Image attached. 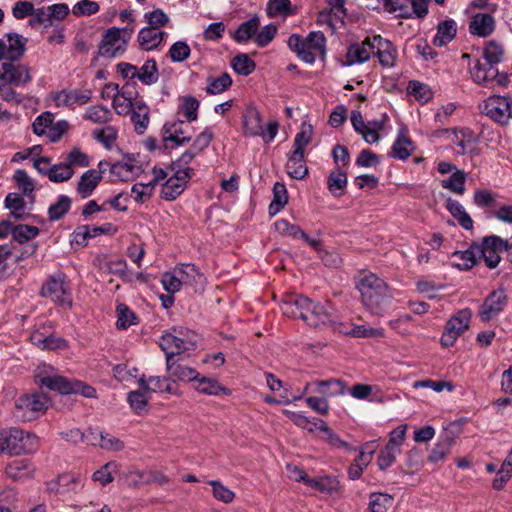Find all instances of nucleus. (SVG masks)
<instances>
[{"instance_id": "f257e3e1", "label": "nucleus", "mask_w": 512, "mask_h": 512, "mask_svg": "<svg viewBox=\"0 0 512 512\" xmlns=\"http://www.w3.org/2000/svg\"><path fill=\"white\" fill-rule=\"evenodd\" d=\"M356 288L360 293L361 303L374 315H383L392 302L393 296L389 286L373 273L359 276Z\"/></svg>"}, {"instance_id": "f03ea898", "label": "nucleus", "mask_w": 512, "mask_h": 512, "mask_svg": "<svg viewBox=\"0 0 512 512\" xmlns=\"http://www.w3.org/2000/svg\"><path fill=\"white\" fill-rule=\"evenodd\" d=\"M281 310L284 315L299 318L314 328L332 322V315L323 304L303 295L290 296L283 300Z\"/></svg>"}, {"instance_id": "7ed1b4c3", "label": "nucleus", "mask_w": 512, "mask_h": 512, "mask_svg": "<svg viewBox=\"0 0 512 512\" xmlns=\"http://www.w3.org/2000/svg\"><path fill=\"white\" fill-rule=\"evenodd\" d=\"M287 44L302 61L308 64L314 63L317 57L324 59L326 55V37L321 31H312L306 38L299 34H292Z\"/></svg>"}, {"instance_id": "20e7f679", "label": "nucleus", "mask_w": 512, "mask_h": 512, "mask_svg": "<svg viewBox=\"0 0 512 512\" xmlns=\"http://www.w3.org/2000/svg\"><path fill=\"white\" fill-rule=\"evenodd\" d=\"M36 383L48 388L49 390L57 391L61 394H80L86 398L96 397V390L77 379H69L57 374H48L46 370H40L35 374Z\"/></svg>"}, {"instance_id": "39448f33", "label": "nucleus", "mask_w": 512, "mask_h": 512, "mask_svg": "<svg viewBox=\"0 0 512 512\" xmlns=\"http://www.w3.org/2000/svg\"><path fill=\"white\" fill-rule=\"evenodd\" d=\"M38 438L17 427L0 430V451L19 455L31 453L37 449Z\"/></svg>"}, {"instance_id": "423d86ee", "label": "nucleus", "mask_w": 512, "mask_h": 512, "mask_svg": "<svg viewBox=\"0 0 512 512\" xmlns=\"http://www.w3.org/2000/svg\"><path fill=\"white\" fill-rule=\"evenodd\" d=\"M49 407V398L43 393H31L20 396L15 401V416L22 421L36 419Z\"/></svg>"}, {"instance_id": "0eeeda50", "label": "nucleus", "mask_w": 512, "mask_h": 512, "mask_svg": "<svg viewBox=\"0 0 512 512\" xmlns=\"http://www.w3.org/2000/svg\"><path fill=\"white\" fill-rule=\"evenodd\" d=\"M40 294L42 297L49 298L62 307L72 306V296L70 288L65 280V275L57 273L49 277L42 285Z\"/></svg>"}, {"instance_id": "6e6552de", "label": "nucleus", "mask_w": 512, "mask_h": 512, "mask_svg": "<svg viewBox=\"0 0 512 512\" xmlns=\"http://www.w3.org/2000/svg\"><path fill=\"white\" fill-rule=\"evenodd\" d=\"M471 317L472 311L469 308L461 309L451 316L440 339L442 346H453L458 337L468 330Z\"/></svg>"}, {"instance_id": "1a4fd4ad", "label": "nucleus", "mask_w": 512, "mask_h": 512, "mask_svg": "<svg viewBox=\"0 0 512 512\" xmlns=\"http://www.w3.org/2000/svg\"><path fill=\"white\" fill-rule=\"evenodd\" d=\"M512 100L505 96L492 95L482 107L483 113L496 123L507 124L512 117Z\"/></svg>"}, {"instance_id": "9d476101", "label": "nucleus", "mask_w": 512, "mask_h": 512, "mask_svg": "<svg viewBox=\"0 0 512 512\" xmlns=\"http://www.w3.org/2000/svg\"><path fill=\"white\" fill-rule=\"evenodd\" d=\"M508 296L504 288L493 290L485 298L479 308L478 315L483 322H488L497 317L505 308Z\"/></svg>"}, {"instance_id": "9b49d317", "label": "nucleus", "mask_w": 512, "mask_h": 512, "mask_svg": "<svg viewBox=\"0 0 512 512\" xmlns=\"http://www.w3.org/2000/svg\"><path fill=\"white\" fill-rule=\"evenodd\" d=\"M159 345L166 355V360L168 358L174 360L175 355L193 349V343L190 338H181L173 331L164 334Z\"/></svg>"}, {"instance_id": "f8f14e48", "label": "nucleus", "mask_w": 512, "mask_h": 512, "mask_svg": "<svg viewBox=\"0 0 512 512\" xmlns=\"http://www.w3.org/2000/svg\"><path fill=\"white\" fill-rule=\"evenodd\" d=\"M374 55L379 59V63L384 67H392L395 64L397 51L392 42L382 38L380 35L374 36Z\"/></svg>"}, {"instance_id": "ddd939ff", "label": "nucleus", "mask_w": 512, "mask_h": 512, "mask_svg": "<svg viewBox=\"0 0 512 512\" xmlns=\"http://www.w3.org/2000/svg\"><path fill=\"white\" fill-rule=\"evenodd\" d=\"M92 91L89 89L86 90H62L58 92L54 101L56 105L59 106H72L74 104L84 105L91 100Z\"/></svg>"}, {"instance_id": "4468645a", "label": "nucleus", "mask_w": 512, "mask_h": 512, "mask_svg": "<svg viewBox=\"0 0 512 512\" xmlns=\"http://www.w3.org/2000/svg\"><path fill=\"white\" fill-rule=\"evenodd\" d=\"M374 36L366 38L361 44H353L348 48L346 60L349 65L363 63L374 53Z\"/></svg>"}, {"instance_id": "2eb2a0df", "label": "nucleus", "mask_w": 512, "mask_h": 512, "mask_svg": "<svg viewBox=\"0 0 512 512\" xmlns=\"http://www.w3.org/2000/svg\"><path fill=\"white\" fill-rule=\"evenodd\" d=\"M495 29V20L492 15L478 13L473 16L469 24L471 34L479 37H488Z\"/></svg>"}, {"instance_id": "dca6fc26", "label": "nucleus", "mask_w": 512, "mask_h": 512, "mask_svg": "<svg viewBox=\"0 0 512 512\" xmlns=\"http://www.w3.org/2000/svg\"><path fill=\"white\" fill-rule=\"evenodd\" d=\"M102 180V172L96 169L85 171L77 184V193L82 199L92 195L100 181Z\"/></svg>"}, {"instance_id": "f3484780", "label": "nucleus", "mask_w": 512, "mask_h": 512, "mask_svg": "<svg viewBox=\"0 0 512 512\" xmlns=\"http://www.w3.org/2000/svg\"><path fill=\"white\" fill-rule=\"evenodd\" d=\"M167 37V33L150 27L142 28L138 33L139 46L146 51L156 49Z\"/></svg>"}, {"instance_id": "a211bd4d", "label": "nucleus", "mask_w": 512, "mask_h": 512, "mask_svg": "<svg viewBox=\"0 0 512 512\" xmlns=\"http://www.w3.org/2000/svg\"><path fill=\"white\" fill-rule=\"evenodd\" d=\"M242 123L245 136L255 137L263 135L261 116L256 108L249 107L246 109L242 117Z\"/></svg>"}, {"instance_id": "6ab92c4d", "label": "nucleus", "mask_w": 512, "mask_h": 512, "mask_svg": "<svg viewBox=\"0 0 512 512\" xmlns=\"http://www.w3.org/2000/svg\"><path fill=\"white\" fill-rule=\"evenodd\" d=\"M2 69L3 79L16 86L24 85L31 80L28 68L23 65L3 63Z\"/></svg>"}, {"instance_id": "aec40b11", "label": "nucleus", "mask_w": 512, "mask_h": 512, "mask_svg": "<svg viewBox=\"0 0 512 512\" xmlns=\"http://www.w3.org/2000/svg\"><path fill=\"white\" fill-rule=\"evenodd\" d=\"M166 368L169 373V379L172 381H194L199 376V373L188 366L176 363L175 360L170 358L166 361Z\"/></svg>"}, {"instance_id": "412c9836", "label": "nucleus", "mask_w": 512, "mask_h": 512, "mask_svg": "<svg viewBox=\"0 0 512 512\" xmlns=\"http://www.w3.org/2000/svg\"><path fill=\"white\" fill-rule=\"evenodd\" d=\"M286 171L293 179H304L308 174V168L304 161V153L293 151L286 163Z\"/></svg>"}, {"instance_id": "4be33fe9", "label": "nucleus", "mask_w": 512, "mask_h": 512, "mask_svg": "<svg viewBox=\"0 0 512 512\" xmlns=\"http://www.w3.org/2000/svg\"><path fill=\"white\" fill-rule=\"evenodd\" d=\"M131 112V121L138 134L144 133L149 124V108L142 100L136 101Z\"/></svg>"}, {"instance_id": "5701e85b", "label": "nucleus", "mask_w": 512, "mask_h": 512, "mask_svg": "<svg viewBox=\"0 0 512 512\" xmlns=\"http://www.w3.org/2000/svg\"><path fill=\"white\" fill-rule=\"evenodd\" d=\"M453 443L454 437L449 432L441 434L438 442L435 444L428 456V461L431 463H437L443 460L446 455L450 453Z\"/></svg>"}, {"instance_id": "b1692460", "label": "nucleus", "mask_w": 512, "mask_h": 512, "mask_svg": "<svg viewBox=\"0 0 512 512\" xmlns=\"http://www.w3.org/2000/svg\"><path fill=\"white\" fill-rule=\"evenodd\" d=\"M111 228V224H106L103 226H90V225H82L79 226L74 231V241L81 246H86L88 240L94 238L98 235L107 233Z\"/></svg>"}, {"instance_id": "393cba45", "label": "nucleus", "mask_w": 512, "mask_h": 512, "mask_svg": "<svg viewBox=\"0 0 512 512\" xmlns=\"http://www.w3.org/2000/svg\"><path fill=\"white\" fill-rule=\"evenodd\" d=\"M457 27L454 20H445L438 24L437 33L433 38V44L442 47L450 43L456 36Z\"/></svg>"}, {"instance_id": "a878e982", "label": "nucleus", "mask_w": 512, "mask_h": 512, "mask_svg": "<svg viewBox=\"0 0 512 512\" xmlns=\"http://www.w3.org/2000/svg\"><path fill=\"white\" fill-rule=\"evenodd\" d=\"M473 80L482 86L488 87L493 83V77L497 75V68L488 66V64L477 61L471 69Z\"/></svg>"}, {"instance_id": "bb28decb", "label": "nucleus", "mask_w": 512, "mask_h": 512, "mask_svg": "<svg viewBox=\"0 0 512 512\" xmlns=\"http://www.w3.org/2000/svg\"><path fill=\"white\" fill-rule=\"evenodd\" d=\"M260 26V19L257 15L241 23L233 32L232 37L238 43L247 42L256 34Z\"/></svg>"}, {"instance_id": "cd10ccee", "label": "nucleus", "mask_w": 512, "mask_h": 512, "mask_svg": "<svg viewBox=\"0 0 512 512\" xmlns=\"http://www.w3.org/2000/svg\"><path fill=\"white\" fill-rule=\"evenodd\" d=\"M313 391L324 397L339 395L345 392V384L340 379L318 380L314 382Z\"/></svg>"}, {"instance_id": "c85d7f7f", "label": "nucleus", "mask_w": 512, "mask_h": 512, "mask_svg": "<svg viewBox=\"0 0 512 512\" xmlns=\"http://www.w3.org/2000/svg\"><path fill=\"white\" fill-rule=\"evenodd\" d=\"M233 80L229 73L224 72L221 75L207 78L206 93L209 95H218L228 90L232 86Z\"/></svg>"}, {"instance_id": "c756f323", "label": "nucleus", "mask_w": 512, "mask_h": 512, "mask_svg": "<svg viewBox=\"0 0 512 512\" xmlns=\"http://www.w3.org/2000/svg\"><path fill=\"white\" fill-rule=\"evenodd\" d=\"M446 208L457 219L459 224L466 230L473 228V220L465 211L464 207L457 200L448 198L446 201Z\"/></svg>"}, {"instance_id": "7c9ffc66", "label": "nucleus", "mask_w": 512, "mask_h": 512, "mask_svg": "<svg viewBox=\"0 0 512 512\" xmlns=\"http://www.w3.org/2000/svg\"><path fill=\"white\" fill-rule=\"evenodd\" d=\"M196 382L195 389L203 394L207 395H220L229 394V390L224 386L220 385L215 379L208 377H197L194 380Z\"/></svg>"}, {"instance_id": "2f4dec72", "label": "nucleus", "mask_w": 512, "mask_h": 512, "mask_svg": "<svg viewBox=\"0 0 512 512\" xmlns=\"http://www.w3.org/2000/svg\"><path fill=\"white\" fill-rule=\"evenodd\" d=\"M306 485L319 492L332 494L338 490L339 482L335 477L320 476L315 478L309 477Z\"/></svg>"}, {"instance_id": "473e14b6", "label": "nucleus", "mask_w": 512, "mask_h": 512, "mask_svg": "<svg viewBox=\"0 0 512 512\" xmlns=\"http://www.w3.org/2000/svg\"><path fill=\"white\" fill-rule=\"evenodd\" d=\"M137 79L145 85L155 84L159 79L157 62L149 59L137 70Z\"/></svg>"}, {"instance_id": "72a5a7b5", "label": "nucleus", "mask_w": 512, "mask_h": 512, "mask_svg": "<svg viewBox=\"0 0 512 512\" xmlns=\"http://www.w3.org/2000/svg\"><path fill=\"white\" fill-rule=\"evenodd\" d=\"M266 12L269 17H287L296 13L290 0H269L266 6Z\"/></svg>"}, {"instance_id": "f704fd0d", "label": "nucleus", "mask_w": 512, "mask_h": 512, "mask_svg": "<svg viewBox=\"0 0 512 512\" xmlns=\"http://www.w3.org/2000/svg\"><path fill=\"white\" fill-rule=\"evenodd\" d=\"M288 195L284 184L276 182L273 187V200L269 205V214L276 215L287 204Z\"/></svg>"}, {"instance_id": "c9c22d12", "label": "nucleus", "mask_w": 512, "mask_h": 512, "mask_svg": "<svg viewBox=\"0 0 512 512\" xmlns=\"http://www.w3.org/2000/svg\"><path fill=\"white\" fill-rule=\"evenodd\" d=\"M26 40L18 34H8L7 60L13 62L20 59L25 52Z\"/></svg>"}, {"instance_id": "e433bc0d", "label": "nucleus", "mask_w": 512, "mask_h": 512, "mask_svg": "<svg viewBox=\"0 0 512 512\" xmlns=\"http://www.w3.org/2000/svg\"><path fill=\"white\" fill-rule=\"evenodd\" d=\"M6 474L14 480L23 479L32 475V469L28 461L16 459L10 462L6 467Z\"/></svg>"}, {"instance_id": "4c0bfd02", "label": "nucleus", "mask_w": 512, "mask_h": 512, "mask_svg": "<svg viewBox=\"0 0 512 512\" xmlns=\"http://www.w3.org/2000/svg\"><path fill=\"white\" fill-rule=\"evenodd\" d=\"M83 117L96 124H106L112 120V112L105 106L95 105L89 107Z\"/></svg>"}, {"instance_id": "58836bf2", "label": "nucleus", "mask_w": 512, "mask_h": 512, "mask_svg": "<svg viewBox=\"0 0 512 512\" xmlns=\"http://www.w3.org/2000/svg\"><path fill=\"white\" fill-rule=\"evenodd\" d=\"M71 199L66 195H60L56 203L48 209V218L50 221H57L63 218L71 208Z\"/></svg>"}, {"instance_id": "ea45409f", "label": "nucleus", "mask_w": 512, "mask_h": 512, "mask_svg": "<svg viewBox=\"0 0 512 512\" xmlns=\"http://www.w3.org/2000/svg\"><path fill=\"white\" fill-rule=\"evenodd\" d=\"M378 4L383 2L385 11L389 13H398V17L410 18V0H377Z\"/></svg>"}, {"instance_id": "a19ab883", "label": "nucleus", "mask_w": 512, "mask_h": 512, "mask_svg": "<svg viewBox=\"0 0 512 512\" xmlns=\"http://www.w3.org/2000/svg\"><path fill=\"white\" fill-rule=\"evenodd\" d=\"M393 503V497L381 492H373L369 496L370 512H387Z\"/></svg>"}, {"instance_id": "79ce46f5", "label": "nucleus", "mask_w": 512, "mask_h": 512, "mask_svg": "<svg viewBox=\"0 0 512 512\" xmlns=\"http://www.w3.org/2000/svg\"><path fill=\"white\" fill-rule=\"evenodd\" d=\"M476 246L477 245H472L466 251H455L452 256L454 258H458L460 262L455 263L454 265L461 270H468L472 268L476 264L478 257Z\"/></svg>"}, {"instance_id": "37998d69", "label": "nucleus", "mask_w": 512, "mask_h": 512, "mask_svg": "<svg viewBox=\"0 0 512 512\" xmlns=\"http://www.w3.org/2000/svg\"><path fill=\"white\" fill-rule=\"evenodd\" d=\"M484 59L488 66L495 67V65L499 64L504 55V49L502 45L498 44L495 41H489L483 51Z\"/></svg>"}, {"instance_id": "c03bdc74", "label": "nucleus", "mask_w": 512, "mask_h": 512, "mask_svg": "<svg viewBox=\"0 0 512 512\" xmlns=\"http://www.w3.org/2000/svg\"><path fill=\"white\" fill-rule=\"evenodd\" d=\"M140 171L141 166L124 161H118L111 167V173L117 175L122 180H128L132 175H137Z\"/></svg>"}, {"instance_id": "a18cd8bd", "label": "nucleus", "mask_w": 512, "mask_h": 512, "mask_svg": "<svg viewBox=\"0 0 512 512\" xmlns=\"http://www.w3.org/2000/svg\"><path fill=\"white\" fill-rule=\"evenodd\" d=\"M465 180V172L456 170L448 179L442 181V187L462 195L465 192Z\"/></svg>"}, {"instance_id": "49530a36", "label": "nucleus", "mask_w": 512, "mask_h": 512, "mask_svg": "<svg viewBox=\"0 0 512 512\" xmlns=\"http://www.w3.org/2000/svg\"><path fill=\"white\" fill-rule=\"evenodd\" d=\"M117 328L118 329H127L131 325L137 324V316L136 314L128 308L125 304L117 305Z\"/></svg>"}, {"instance_id": "de8ad7c7", "label": "nucleus", "mask_w": 512, "mask_h": 512, "mask_svg": "<svg viewBox=\"0 0 512 512\" xmlns=\"http://www.w3.org/2000/svg\"><path fill=\"white\" fill-rule=\"evenodd\" d=\"M234 71L240 75L248 76L255 69V62L247 54H239L231 61Z\"/></svg>"}, {"instance_id": "09e8293b", "label": "nucleus", "mask_w": 512, "mask_h": 512, "mask_svg": "<svg viewBox=\"0 0 512 512\" xmlns=\"http://www.w3.org/2000/svg\"><path fill=\"white\" fill-rule=\"evenodd\" d=\"M49 180L55 183L68 181L74 174L73 169L66 163H59L49 168Z\"/></svg>"}, {"instance_id": "8fccbe9b", "label": "nucleus", "mask_w": 512, "mask_h": 512, "mask_svg": "<svg viewBox=\"0 0 512 512\" xmlns=\"http://www.w3.org/2000/svg\"><path fill=\"white\" fill-rule=\"evenodd\" d=\"M39 234V229L35 226L19 224L12 229V236L20 244L35 238Z\"/></svg>"}, {"instance_id": "3c124183", "label": "nucleus", "mask_w": 512, "mask_h": 512, "mask_svg": "<svg viewBox=\"0 0 512 512\" xmlns=\"http://www.w3.org/2000/svg\"><path fill=\"white\" fill-rule=\"evenodd\" d=\"M93 137L103 144V146L107 149H111L114 142L117 139L118 131L113 126H105L102 129H97L93 131Z\"/></svg>"}, {"instance_id": "603ef678", "label": "nucleus", "mask_w": 512, "mask_h": 512, "mask_svg": "<svg viewBox=\"0 0 512 512\" xmlns=\"http://www.w3.org/2000/svg\"><path fill=\"white\" fill-rule=\"evenodd\" d=\"M179 274L182 283L193 284L198 283L202 279V274L194 264H182L175 269Z\"/></svg>"}, {"instance_id": "864d4df0", "label": "nucleus", "mask_w": 512, "mask_h": 512, "mask_svg": "<svg viewBox=\"0 0 512 512\" xmlns=\"http://www.w3.org/2000/svg\"><path fill=\"white\" fill-rule=\"evenodd\" d=\"M347 185V175L341 169L332 171L327 179V187L334 195H338L337 191H342ZM341 193H339L340 195Z\"/></svg>"}, {"instance_id": "5fc2aeb1", "label": "nucleus", "mask_w": 512, "mask_h": 512, "mask_svg": "<svg viewBox=\"0 0 512 512\" xmlns=\"http://www.w3.org/2000/svg\"><path fill=\"white\" fill-rule=\"evenodd\" d=\"M208 484L211 485L213 496L218 501L228 504L234 500L235 493L224 486L220 481L210 480Z\"/></svg>"}, {"instance_id": "6e6d98bb", "label": "nucleus", "mask_w": 512, "mask_h": 512, "mask_svg": "<svg viewBox=\"0 0 512 512\" xmlns=\"http://www.w3.org/2000/svg\"><path fill=\"white\" fill-rule=\"evenodd\" d=\"M164 142L166 143V147L168 146V142H173L176 146L183 145L188 143L191 140V136H184L182 129L177 124H173L171 129H167L164 126Z\"/></svg>"}, {"instance_id": "4d7b16f0", "label": "nucleus", "mask_w": 512, "mask_h": 512, "mask_svg": "<svg viewBox=\"0 0 512 512\" xmlns=\"http://www.w3.org/2000/svg\"><path fill=\"white\" fill-rule=\"evenodd\" d=\"M185 189V186L177 179L170 177L162 187L161 196L163 199L175 200Z\"/></svg>"}, {"instance_id": "13d9d810", "label": "nucleus", "mask_w": 512, "mask_h": 512, "mask_svg": "<svg viewBox=\"0 0 512 512\" xmlns=\"http://www.w3.org/2000/svg\"><path fill=\"white\" fill-rule=\"evenodd\" d=\"M108 271L125 282H131L133 275L128 271V265L123 259H116L107 263Z\"/></svg>"}, {"instance_id": "bf43d9fd", "label": "nucleus", "mask_w": 512, "mask_h": 512, "mask_svg": "<svg viewBox=\"0 0 512 512\" xmlns=\"http://www.w3.org/2000/svg\"><path fill=\"white\" fill-rule=\"evenodd\" d=\"M275 230L284 236H290L294 239H299L304 235V231L300 226L291 224L285 219H279L274 223Z\"/></svg>"}, {"instance_id": "052dcab7", "label": "nucleus", "mask_w": 512, "mask_h": 512, "mask_svg": "<svg viewBox=\"0 0 512 512\" xmlns=\"http://www.w3.org/2000/svg\"><path fill=\"white\" fill-rule=\"evenodd\" d=\"M313 128L310 124L303 123L300 131L296 134L294 139V150L304 153V148L310 143L312 138Z\"/></svg>"}, {"instance_id": "680f3d73", "label": "nucleus", "mask_w": 512, "mask_h": 512, "mask_svg": "<svg viewBox=\"0 0 512 512\" xmlns=\"http://www.w3.org/2000/svg\"><path fill=\"white\" fill-rule=\"evenodd\" d=\"M191 49L185 41H177L170 47L168 55L172 62H183L189 58Z\"/></svg>"}, {"instance_id": "e2e57ef3", "label": "nucleus", "mask_w": 512, "mask_h": 512, "mask_svg": "<svg viewBox=\"0 0 512 512\" xmlns=\"http://www.w3.org/2000/svg\"><path fill=\"white\" fill-rule=\"evenodd\" d=\"M147 393L148 391L143 390L141 387L138 390L129 392L127 400L136 413H140L145 409L148 403Z\"/></svg>"}, {"instance_id": "0e129e2a", "label": "nucleus", "mask_w": 512, "mask_h": 512, "mask_svg": "<svg viewBox=\"0 0 512 512\" xmlns=\"http://www.w3.org/2000/svg\"><path fill=\"white\" fill-rule=\"evenodd\" d=\"M482 246L486 247L487 249L500 253L503 251L508 252V250L512 249V245L509 244L508 240H504L499 236L496 235H490L486 236L482 240Z\"/></svg>"}, {"instance_id": "69168bd1", "label": "nucleus", "mask_w": 512, "mask_h": 512, "mask_svg": "<svg viewBox=\"0 0 512 512\" xmlns=\"http://www.w3.org/2000/svg\"><path fill=\"white\" fill-rule=\"evenodd\" d=\"M144 18L148 23L147 27L157 30H160V28L166 26L169 22V17L161 9H155L151 12L145 13Z\"/></svg>"}, {"instance_id": "338daca9", "label": "nucleus", "mask_w": 512, "mask_h": 512, "mask_svg": "<svg viewBox=\"0 0 512 512\" xmlns=\"http://www.w3.org/2000/svg\"><path fill=\"white\" fill-rule=\"evenodd\" d=\"M154 182L149 183H136L132 186L131 193L134 200L138 203H144L147 201L154 190Z\"/></svg>"}, {"instance_id": "774afa93", "label": "nucleus", "mask_w": 512, "mask_h": 512, "mask_svg": "<svg viewBox=\"0 0 512 512\" xmlns=\"http://www.w3.org/2000/svg\"><path fill=\"white\" fill-rule=\"evenodd\" d=\"M399 453L400 449L385 445V447L380 451L377 459L379 469L386 470L388 467H390L395 462L396 455Z\"/></svg>"}]
</instances>
